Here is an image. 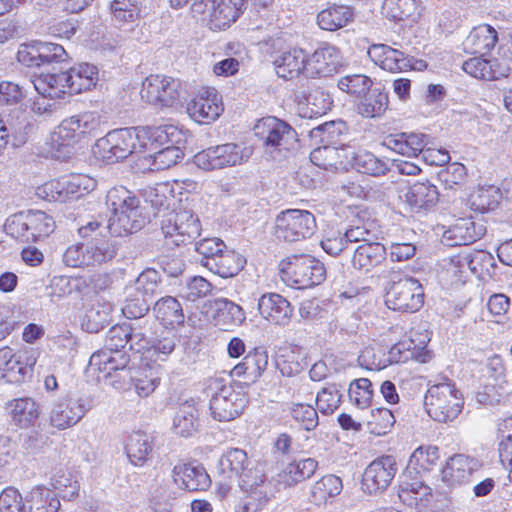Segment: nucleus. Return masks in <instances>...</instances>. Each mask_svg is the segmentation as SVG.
<instances>
[{
  "instance_id": "nucleus-1",
  "label": "nucleus",
  "mask_w": 512,
  "mask_h": 512,
  "mask_svg": "<svg viewBox=\"0 0 512 512\" xmlns=\"http://www.w3.org/2000/svg\"><path fill=\"white\" fill-rule=\"evenodd\" d=\"M162 219V271L180 283L185 269L181 246L200 235V221L188 210H172Z\"/></svg>"
},
{
  "instance_id": "nucleus-2",
  "label": "nucleus",
  "mask_w": 512,
  "mask_h": 512,
  "mask_svg": "<svg viewBox=\"0 0 512 512\" xmlns=\"http://www.w3.org/2000/svg\"><path fill=\"white\" fill-rule=\"evenodd\" d=\"M106 204L112 213L106 228L115 237L137 232L148 221V217L142 213L138 197L124 186L110 189Z\"/></svg>"
},
{
  "instance_id": "nucleus-3",
  "label": "nucleus",
  "mask_w": 512,
  "mask_h": 512,
  "mask_svg": "<svg viewBox=\"0 0 512 512\" xmlns=\"http://www.w3.org/2000/svg\"><path fill=\"white\" fill-rule=\"evenodd\" d=\"M206 395L210 398L211 415L220 422L231 421L242 414L248 404V396L243 387L214 377L207 381Z\"/></svg>"
},
{
  "instance_id": "nucleus-4",
  "label": "nucleus",
  "mask_w": 512,
  "mask_h": 512,
  "mask_svg": "<svg viewBox=\"0 0 512 512\" xmlns=\"http://www.w3.org/2000/svg\"><path fill=\"white\" fill-rule=\"evenodd\" d=\"M424 404L428 415L440 423L452 422L461 413L464 405L462 392L453 380L441 377L431 384L425 394Z\"/></svg>"
},
{
  "instance_id": "nucleus-5",
  "label": "nucleus",
  "mask_w": 512,
  "mask_h": 512,
  "mask_svg": "<svg viewBox=\"0 0 512 512\" xmlns=\"http://www.w3.org/2000/svg\"><path fill=\"white\" fill-rule=\"evenodd\" d=\"M218 469L224 477L237 479L240 488L246 492H253L264 482L262 469L239 448L227 450L219 459Z\"/></svg>"
},
{
  "instance_id": "nucleus-6",
  "label": "nucleus",
  "mask_w": 512,
  "mask_h": 512,
  "mask_svg": "<svg viewBox=\"0 0 512 512\" xmlns=\"http://www.w3.org/2000/svg\"><path fill=\"white\" fill-rule=\"evenodd\" d=\"M4 228L8 235L17 240L35 242L54 231L55 221L43 211L30 210L10 217Z\"/></svg>"
},
{
  "instance_id": "nucleus-7",
  "label": "nucleus",
  "mask_w": 512,
  "mask_h": 512,
  "mask_svg": "<svg viewBox=\"0 0 512 512\" xmlns=\"http://www.w3.org/2000/svg\"><path fill=\"white\" fill-rule=\"evenodd\" d=\"M283 278L298 289L319 285L326 276L322 262L310 255H294L280 263Z\"/></svg>"
},
{
  "instance_id": "nucleus-8",
  "label": "nucleus",
  "mask_w": 512,
  "mask_h": 512,
  "mask_svg": "<svg viewBox=\"0 0 512 512\" xmlns=\"http://www.w3.org/2000/svg\"><path fill=\"white\" fill-rule=\"evenodd\" d=\"M252 154L253 150L249 146L225 143L198 152L194 156V163L202 170L211 171L242 165L250 159Z\"/></svg>"
},
{
  "instance_id": "nucleus-9",
  "label": "nucleus",
  "mask_w": 512,
  "mask_h": 512,
  "mask_svg": "<svg viewBox=\"0 0 512 512\" xmlns=\"http://www.w3.org/2000/svg\"><path fill=\"white\" fill-rule=\"evenodd\" d=\"M314 215L301 209L282 211L275 219V235L287 242H296L311 237L316 231Z\"/></svg>"
},
{
  "instance_id": "nucleus-10",
  "label": "nucleus",
  "mask_w": 512,
  "mask_h": 512,
  "mask_svg": "<svg viewBox=\"0 0 512 512\" xmlns=\"http://www.w3.org/2000/svg\"><path fill=\"white\" fill-rule=\"evenodd\" d=\"M255 136L270 151H289L298 141L296 131L286 122L276 117H266L254 127Z\"/></svg>"
},
{
  "instance_id": "nucleus-11",
  "label": "nucleus",
  "mask_w": 512,
  "mask_h": 512,
  "mask_svg": "<svg viewBox=\"0 0 512 512\" xmlns=\"http://www.w3.org/2000/svg\"><path fill=\"white\" fill-rule=\"evenodd\" d=\"M135 151V130L132 128L110 131L98 139L93 147L94 155L108 164L123 160Z\"/></svg>"
},
{
  "instance_id": "nucleus-12",
  "label": "nucleus",
  "mask_w": 512,
  "mask_h": 512,
  "mask_svg": "<svg viewBox=\"0 0 512 512\" xmlns=\"http://www.w3.org/2000/svg\"><path fill=\"white\" fill-rule=\"evenodd\" d=\"M93 402L94 400L91 395L59 398L51 408L49 414L50 424L59 430L76 425L93 407Z\"/></svg>"
},
{
  "instance_id": "nucleus-13",
  "label": "nucleus",
  "mask_w": 512,
  "mask_h": 512,
  "mask_svg": "<svg viewBox=\"0 0 512 512\" xmlns=\"http://www.w3.org/2000/svg\"><path fill=\"white\" fill-rule=\"evenodd\" d=\"M385 304L394 311L416 312L424 304L423 287L413 278L394 282L386 292Z\"/></svg>"
},
{
  "instance_id": "nucleus-14",
  "label": "nucleus",
  "mask_w": 512,
  "mask_h": 512,
  "mask_svg": "<svg viewBox=\"0 0 512 512\" xmlns=\"http://www.w3.org/2000/svg\"><path fill=\"white\" fill-rule=\"evenodd\" d=\"M189 117L198 124L214 123L224 112L222 95L214 87L199 89L187 104Z\"/></svg>"
},
{
  "instance_id": "nucleus-15",
  "label": "nucleus",
  "mask_w": 512,
  "mask_h": 512,
  "mask_svg": "<svg viewBox=\"0 0 512 512\" xmlns=\"http://www.w3.org/2000/svg\"><path fill=\"white\" fill-rule=\"evenodd\" d=\"M397 462L394 456L384 455L373 460L365 469L362 478V489L367 494L385 491L397 473Z\"/></svg>"
},
{
  "instance_id": "nucleus-16",
  "label": "nucleus",
  "mask_w": 512,
  "mask_h": 512,
  "mask_svg": "<svg viewBox=\"0 0 512 512\" xmlns=\"http://www.w3.org/2000/svg\"><path fill=\"white\" fill-rule=\"evenodd\" d=\"M66 58L65 49L61 45L51 42L22 44L17 52L18 61L27 67L59 63Z\"/></svg>"
},
{
  "instance_id": "nucleus-17",
  "label": "nucleus",
  "mask_w": 512,
  "mask_h": 512,
  "mask_svg": "<svg viewBox=\"0 0 512 512\" xmlns=\"http://www.w3.org/2000/svg\"><path fill=\"white\" fill-rule=\"evenodd\" d=\"M342 64L340 50L330 44L322 43L307 61V74L310 76L328 77L338 71Z\"/></svg>"
},
{
  "instance_id": "nucleus-18",
  "label": "nucleus",
  "mask_w": 512,
  "mask_h": 512,
  "mask_svg": "<svg viewBox=\"0 0 512 512\" xmlns=\"http://www.w3.org/2000/svg\"><path fill=\"white\" fill-rule=\"evenodd\" d=\"M399 198L412 212L419 213L430 210L437 204L439 192L430 182H416L401 189Z\"/></svg>"
},
{
  "instance_id": "nucleus-19",
  "label": "nucleus",
  "mask_w": 512,
  "mask_h": 512,
  "mask_svg": "<svg viewBox=\"0 0 512 512\" xmlns=\"http://www.w3.org/2000/svg\"><path fill=\"white\" fill-rule=\"evenodd\" d=\"M370 58L382 69L401 72L414 68L411 59L403 51L386 44H374L368 50Z\"/></svg>"
},
{
  "instance_id": "nucleus-20",
  "label": "nucleus",
  "mask_w": 512,
  "mask_h": 512,
  "mask_svg": "<svg viewBox=\"0 0 512 512\" xmlns=\"http://www.w3.org/2000/svg\"><path fill=\"white\" fill-rule=\"evenodd\" d=\"M261 316L275 325H286L293 313L290 302L277 293H268L258 301Z\"/></svg>"
},
{
  "instance_id": "nucleus-21",
  "label": "nucleus",
  "mask_w": 512,
  "mask_h": 512,
  "mask_svg": "<svg viewBox=\"0 0 512 512\" xmlns=\"http://www.w3.org/2000/svg\"><path fill=\"white\" fill-rule=\"evenodd\" d=\"M268 366V353L263 348L249 351L241 362L234 366L231 375L243 378L247 383H255Z\"/></svg>"
},
{
  "instance_id": "nucleus-22",
  "label": "nucleus",
  "mask_w": 512,
  "mask_h": 512,
  "mask_svg": "<svg viewBox=\"0 0 512 512\" xmlns=\"http://www.w3.org/2000/svg\"><path fill=\"white\" fill-rule=\"evenodd\" d=\"M175 484L188 491L206 490L211 483L210 477L201 465L178 464L173 468Z\"/></svg>"
},
{
  "instance_id": "nucleus-23",
  "label": "nucleus",
  "mask_w": 512,
  "mask_h": 512,
  "mask_svg": "<svg viewBox=\"0 0 512 512\" xmlns=\"http://www.w3.org/2000/svg\"><path fill=\"white\" fill-rule=\"evenodd\" d=\"M480 468L479 461L464 454L452 456L442 471L443 480L449 485L463 484Z\"/></svg>"
},
{
  "instance_id": "nucleus-24",
  "label": "nucleus",
  "mask_w": 512,
  "mask_h": 512,
  "mask_svg": "<svg viewBox=\"0 0 512 512\" xmlns=\"http://www.w3.org/2000/svg\"><path fill=\"white\" fill-rule=\"evenodd\" d=\"M241 14L240 0H213L207 16L212 30H223L234 23Z\"/></svg>"
},
{
  "instance_id": "nucleus-25",
  "label": "nucleus",
  "mask_w": 512,
  "mask_h": 512,
  "mask_svg": "<svg viewBox=\"0 0 512 512\" xmlns=\"http://www.w3.org/2000/svg\"><path fill=\"white\" fill-rule=\"evenodd\" d=\"M6 409L12 422L20 428H29L41 414L39 404L31 397L12 399L7 403Z\"/></svg>"
},
{
  "instance_id": "nucleus-26",
  "label": "nucleus",
  "mask_w": 512,
  "mask_h": 512,
  "mask_svg": "<svg viewBox=\"0 0 512 512\" xmlns=\"http://www.w3.org/2000/svg\"><path fill=\"white\" fill-rule=\"evenodd\" d=\"M211 309L215 325L220 326L224 330L239 326L246 319L243 308L226 298L215 299L211 303Z\"/></svg>"
},
{
  "instance_id": "nucleus-27",
  "label": "nucleus",
  "mask_w": 512,
  "mask_h": 512,
  "mask_svg": "<svg viewBox=\"0 0 512 512\" xmlns=\"http://www.w3.org/2000/svg\"><path fill=\"white\" fill-rule=\"evenodd\" d=\"M386 259L385 247L376 241L359 244L352 257V265L359 271L369 272Z\"/></svg>"
},
{
  "instance_id": "nucleus-28",
  "label": "nucleus",
  "mask_w": 512,
  "mask_h": 512,
  "mask_svg": "<svg viewBox=\"0 0 512 512\" xmlns=\"http://www.w3.org/2000/svg\"><path fill=\"white\" fill-rule=\"evenodd\" d=\"M484 233L482 225H476L471 219H460L444 232L443 240L449 246L469 245Z\"/></svg>"
},
{
  "instance_id": "nucleus-29",
  "label": "nucleus",
  "mask_w": 512,
  "mask_h": 512,
  "mask_svg": "<svg viewBox=\"0 0 512 512\" xmlns=\"http://www.w3.org/2000/svg\"><path fill=\"white\" fill-rule=\"evenodd\" d=\"M308 58L305 51L300 48H291L274 60L275 70L279 77L292 79L302 71L307 72Z\"/></svg>"
},
{
  "instance_id": "nucleus-30",
  "label": "nucleus",
  "mask_w": 512,
  "mask_h": 512,
  "mask_svg": "<svg viewBox=\"0 0 512 512\" xmlns=\"http://www.w3.org/2000/svg\"><path fill=\"white\" fill-rule=\"evenodd\" d=\"M354 13L351 7L332 4L318 12L317 25L325 31H336L353 21Z\"/></svg>"
},
{
  "instance_id": "nucleus-31",
  "label": "nucleus",
  "mask_w": 512,
  "mask_h": 512,
  "mask_svg": "<svg viewBox=\"0 0 512 512\" xmlns=\"http://www.w3.org/2000/svg\"><path fill=\"white\" fill-rule=\"evenodd\" d=\"M29 129V114L21 107L9 109L0 120V135L7 134V138L13 136L19 141H24Z\"/></svg>"
},
{
  "instance_id": "nucleus-32",
  "label": "nucleus",
  "mask_w": 512,
  "mask_h": 512,
  "mask_svg": "<svg viewBox=\"0 0 512 512\" xmlns=\"http://www.w3.org/2000/svg\"><path fill=\"white\" fill-rule=\"evenodd\" d=\"M428 144L429 137L422 133H402L395 137H390L386 141L387 147L407 157H417L421 155L423 148Z\"/></svg>"
},
{
  "instance_id": "nucleus-33",
  "label": "nucleus",
  "mask_w": 512,
  "mask_h": 512,
  "mask_svg": "<svg viewBox=\"0 0 512 512\" xmlns=\"http://www.w3.org/2000/svg\"><path fill=\"white\" fill-rule=\"evenodd\" d=\"M245 263L246 260L240 254L226 247L218 257L205 261V267L222 278H230L237 275Z\"/></svg>"
},
{
  "instance_id": "nucleus-34",
  "label": "nucleus",
  "mask_w": 512,
  "mask_h": 512,
  "mask_svg": "<svg viewBox=\"0 0 512 512\" xmlns=\"http://www.w3.org/2000/svg\"><path fill=\"white\" fill-rule=\"evenodd\" d=\"M70 94L90 90L98 80V69L89 63H81L66 71Z\"/></svg>"
},
{
  "instance_id": "nucleus-35",
  "label": "nucleus",
  "mask_w": 512,
  "mask_h": 512,
  "mask_svg": "<svg viewBox=\"0 0 512 512\" xmlns=\"http://www.w3.org/2000/svg\"><path fill=\"white\" fill-rule=\"evenodd\" d=\"M350 149L324 146L314 149L310 154L311 161L325 169L346 168L349 165Z\"/></svg>"
},
{
  "instance_id": "nucleus-36",
  "label": "nucleus",
  "mask_w": 512,
  "mask_h": 512,
  "mask_svg": "<svg viewBox=\"0 0 512 512\" xmlns=\"http://www.w3.org/2000/svg\"><path fill=\"white\" fill-rule=\"evenodd\" d=\"M497 32L490 25L475 27L465 40V49L471 54L484 56L494 48L497 42Z\"/></svg>"
},
{
  "instance_id": "nucleus-37",
  "label": "nucleus",
  "mask_w": 512,
  "mask_h": 512,
  "mask_svg": "<svg viewBox=\"0 0 512 512\" xmlns=\"http://www.w3.org/2000/svg\"><path fill=\"white\" fill-rule=\"evenodd\" d=\"M36 91L44 97L60 98L70 94L66 72L58 74H41L33 80Z\"/></svg>"
},
{
  "instance_id": "nucleus-38",
  "label": "nucleus",
  "mask_w": 512,
  "mask_h": 512,
  "mask_svg": "<svg viewBox=\"0 0 512 512\" xmlns=\"http://www.w3.org/2000/svg\"><path fill=\"white\" fill-rule=\"evenodd\" d=\"M198 428V409L193 400L182 403L173 419L172 429L182 437L191 436Z\"/></svg>"
},
{
  "instance_id": "nucleus-39",
  "label": "nucleus",
  "mask_w": 512,
  "mask_h": 512,
  "mask_svg": "<svg viewBox=\"0 0 512 512\" xmlns=\"http://www.w3.org/2000/svg\"><path fill=\"white\" fill-rule=\"evenodd\" d=\"M360 173L381 176L388 170L387 163L368 151L355 152L350 150L349 165Z\"/></svg>"
},
{
  "instance_id": "nucleus-40",
  "label": "nucleus",
  "mask_w": 512,
  "mask_h": 512,
  "mask_svg": "<svg viewBox=\"0 0 512 512\" xmlns=\"http://www.w3.org/2000/svg\"><path fill=\"white\" fill-rule=\"evenodd\" d=\"M388 94L379 88L369 89L357 105L358 113L366 118L382 116L388 108Z\"/></svg>"
},
{
  "instance_id": "nucleus-41",
  "label": "nucleus",
  "mask_w": 512,
  "mask_h": 512,
  "mask_svg": "<svg viewBox=\"0 0 512 512\" xmlns=\"http://www.w3.org/2000/svg\"><path fill=\"white\" fill-rule=\"evenodd\" d=\"M59 499L45 487L33 488L26 497L25 512H58Z\"/></svg>"
},
{
  "instance_id": "nucleus-42",
  "label": "nucleus",
  "mask_w": 512,
  "mask_h": 512,
  "mask_svg": "<svg viewBox=\"0 0 512 512\" xmlns=\"http://www.w3.org/2000/svg\"><path fill=\"white\" fill-rule=\"evenodd\" d=\"M317 467V461L312 458L291 462L281 474L282 482L294 486L313 476Z\"/></svg>"
},
{
  "instance_id": "nucleus-43",
  "label": "nucleus",
  "mask_w": 512,
  "mask_h": 512,
  "mask_svg": "<svg viewBox=\"0 0 512 512\" xmlns=\"http://www.w3.org/2000/svg\"><path fill=\"white\" fill-rule=\"evenodd\" d=\"M89 265L101 264L112 260L117 251L116 243L105 238H92L85 242Z\"/></svg>"
},
{
  "instance_id": "nucleus-44",
  "label": "nucleus",
  "mask_w": 512,
  "mask_h": 512,
  "mask_svg": "<svg viewBox=\"0 0 512 512\" xmlns=\"http://www.w3.org/2000/svg\"><path fill=\"white\" fill-rule=\"evenodd\" d=\"M342 480L332 474L323 476L311 489V497L315 504L323 505L342 491Z\"/></svg>"
},
{
  "instance_id": "nucleus-45",
  "label": "nucleus",
  "mask_w": 512,
  "mask_h": 512,
  "mask_svg": "<svg viewBox=\"0 0 512 512\" xmlns=\"http://www.w3.org/2000/svg\"><path fill=\"white\" fill-rule=\"evenodd\" d=\"M439 457V449L436 446L421 445L410 456L408 467L417 473L428 472L437 465Z\"/></svg>"
},
{
  "instance_id": "nucleus-46",
  "label": "nucleus",
  "mask_w": 512,
  "mask_h": 512,
  "mask_svg": "<svg viewBox=\"0 0 512 512\" xmlns=\"http://www.w3.org/2000/svg\"><path fill=\"white\" fill-rule=\"evenodd\" d=\"M443 266L449 275L459 281L465 279L469 272L476 271L472 254L464 251L445 259Z\"/></svg>"
},
{
  "instance_id": "nucleus-47",
  "label": "nucleus",
  "mask_w": 512,
  "mask_h": 512,
  "mask_svg": "<svg viewBox=\"0 0 512 512\" xmlns=\"http://www.w3.org/2000/svg\"><path fill=\"white\" fill-rule=\"evenodd\" d=\"M417 10L415 0H384L381 13L387 19L404 21L412 17Z\"/></svg>"
},
{
  "instance_id": "nucleus-48",
  "label": "nucleus",
  "mask_w": 512,
  "mask_h": 512,
  "mask_svg": "<svg viewBox=\"0 0 512 512\" xmlns=\"http://www.w3.org/2000/svg\"><path fill=\"white\" fill-rule=\"evenodd\" d=\"M151 449L148 435L139 431L132 433L125 445L127 456L135 465L143 462Z\"/></svg>"
},
{
  "instance_id": "nucleus-49",
  "label": "nucleus",
  "mask_w": 512,
  "mask_h": 512,
  "mask_svg": "<svg viewBox=\"0 0 512 512\" xmlns=\"http://www.w3.org/2000/svg\"><path fill=\"white\" fill-rule=\"evenodd\" d=\"M135 130V153H146L154 150V153H160V133L159 128L155 126H141L132 128Z\"/></svg>"
},
{
  "instance_id": "nucleus-50",
  "label": "nucleus",
  "mask_w": 512,
  "mask_h": 512,
  "mask_svg": "<svg viewBox=\"0 0 512 512\" xmlns=\"http://www.w3.org/2000/svg\"><path fill=\"white\" fill-rule=\"evenodd\" d=\"M72 117L63 120L51 136L52 143L58 148L70 146L83 140Z\"/></svg>"
},
{
  "instance_id": "nucleus-51",
  "label": "nucleus",
  "mask_w": 512,
  "mask_h": 512,
  "mask_svg": "<svg viewBox=\"0 0 512 512\" xmlns=\"http://www.w3.org/2000/svg\"><path fill=\"white\" fill-rule=\"evenodd\" d=\"M51 486L63 499L67 500H72L76 497L80 488L78 481L72 473L63 469H59L53 474Z\"/></svg>"
},
{
  "instance_id": "nucleus-52",
  "label": "nucleus",
  "mask_w": 512,
  "mask_h": 512,
  "mask_svg": "<svg viewBox=\"0 0 512 512\" xmlns=\"http://www.w3.org/2000/svg\"><path fill=\"white\" fill-rule=\"evenodd\" d=\"M36 194L47 201L60 203L69 201L66 176L48 181L37 187Z\"/></svg>"
},
{
  "instance_id": "nucleus-53",
  "label": "nucleus",
  "mask_w": 512,
  "mask_h": 512,
  "mask_svg": "<svg viewBox=\"0 0 512 512\" xmlns=\"http://www.w3.org/2000/svg\"><path fill=\"white\" fill-rule=\"evenodd\" d=\"M371 386V381L367 378L354 380L348 390L350 401L360 409L369 407L373 397Z\"/></svg>"
},
{
  "instance_id": "nucleus-54",
  "label": "nucleus",
  "mask_w": 512,
  "mask_h": 512,
  "mask_svg": "<svg viewBox=\"0 0 512 512\" xmlns=\"http://www.w3.org/2000/svg\"><path fill=\"white\" fill-rule=\"evenodd\" d=\"M20 355H15L12 361L2 373V376L11 383L23 382L26 376L32 372V368L36 363V358L31 355L26 358V362L23 363Z\"/></svg>"
},
{
  "instance_id": "nucleus-55",
  "label": "nucleus",
  "mask_w": 512,
  "mask_h": 512,
  "mask_svg": "<svg viewBox=\"0 0 512 512\" xmlns=\"http://www.w3.org/2000/svg\"><path fill=\"white\" fill-rule=\"evenodd\" d=\"M139 337L140 335H132L131 328L128 325H117L109 329L105 340V348L110 352L121 353L120 350L128 342Z\"/></svg>"
},
{
  "instance_id": "nucleus-56",
  "label": "nucleus",
  "mask_w": 512,
  "mask_h": 512,
  "mask_svg": "<svg viewBox=\"0 0 512 512\" xmlns=\"http://www.w3.org/2000/svg\"><path fill=\"white\" fill-rule=\"evenodd\" d=\"M341 387L337 384H329L318 392L316 404L318 410L323 414H332L341 402Z\"/></svg>"
},
{
  "instance_id": "nucleus-57",
  "label": "nucleus",
  "mask_w": 512,
  "mask_h": 512,
  "mask_svg": "<svg viewBox=\"0 0 512 512\" xmlns=\"http://www.w3.org/2000/svg\"><path fill=\"white\" fill-rule=\"evenodd\" d=\"M372 80L363 74H352L338 80V88L353 96H363L372 86Z\"/></svg>"
},
{
  "instance_id": "nucleus-58",
  "label": "nucleus",
  "mask_w": 512,
  "mask_h": 512,
  "mask_svg": "<svg viewBox=\"0 0 512 512\" xmlns=\"http://www.w3.org/2000/svg\"><path fill=\"white\" fill-rule=\"evenodd\" d=\"M185 316L179 301L171 296L162 297V326L166 328L182 325Z\"/></svg>"
},
{
  "instance_id": "nucleus-59",
  "label": "nucleus",
  "mask_w": 512,
  "mask_h": 512,
  "mask_svg": "<svg viewBox=\"0 0 512 512\" xmlns=\"http://www.w3.org/2000/svg\"><path fill=\"white\" fill-rule=\"evenodd\" d=\"M111 13L116 23L124 25L135 22L140 9L135 0H114L111 4Z\"/></svg>"
},
{
  "instance_id": "nucleus-60",
  "label": "nucleus",
  "mask_w": 512,
  "mask_h": 512,
  "mask_svg": "<svg viewBox=\"0 0 512 512\" xmlns=\"http://www.w3.org/2000/svg\"><path fill=\"white\" fill-rule=\"evenodd\" d=\"M69 201L78 199L93 191L97 182L94 178L85 174H72L66 176Z\"/></svg>"
},
{
  "instance_id": "nucleus-61",
  "label": "nucleus",
  "mask_w": 512,
  "mask_h": 512,
  "mask_svg": "<svg viewBox=\"0 0 512 512\" xmlns=\"http://www.w3.org/2000/svg\"><path fill=\"white\" fill-rule=\"evenodd\" d=\"M379 354L382 355V358H380L378 362H373L374 368H386L391 364L405 362L413 355L410 350V344H406L405 342H399L393 345L387 353L379 351Z\"/></svg>"
},
{
  "instance_id": "nucleus-62",
  "label": "nucleus",
  "mask_w": 512,
  "mask_h": 512,
  "mask_svg": "<svg viewBox=\"0 0 512 512\" xmlns=\"http://www.w3.org/2000/svg\"><path fill=\"white\" fill-rule=\"evenodd\" d=\"M182 85L177 79L162 78V107L177 109L182 106Z\"/></svg>"
},
{
  "instance_id": "nucleus-63",
  "label": "nucleus",
  "mask_w": 512,
  "mask_h": 512,
  "mask_svg": "<svg viewBox=\"0 0 512 512\" xmlns=\"http://www.w3.org/2000/svg\"><path fill=\"white\" fill-rule=\"evenodd\" d=\"M395 418L387 408H377L371 411V419L367 421L368 428L375 435H385L393 427Z\"/></svg>"
},
{
  "instance_id": "nucleus-64",
  "label": "nucleus",
  "mask_w": 512,
  "mask_h": 512,
  "mask_svg": "<svg viewBox=\"0 0 512 512\" xmlns=\"http://www.w3.org/2000/svg\"><path fill=\"white\" fill-rule=\"evenodd\" d=\"M160 275L155 269H147L136 280L135 291L143 298L151 300L158 291Z\"/></svg>"
}]
</instances>
